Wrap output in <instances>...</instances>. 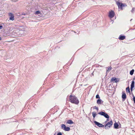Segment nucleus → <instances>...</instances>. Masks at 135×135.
Wrapping results in <instances>:
<instances>
[{"label":"nucleus","instance_id":"1","mask_svg":"<svg viewBox=\"0 0 135 135\" xmlns=\"http://www.w3.org/2000/svg\"><path fill=\"white\" fill-rule=\"evenodd\" d=\"M69 101L72 103L76 104H78L79 102L77 97L72 94H71L69 96Z\"/></svg>","mask_w":135,"mask_h":135},{"label":"nucleus","instance_id":"2","mask_svg":"<svg viewBox=\"0 0 135 135\" xmlns=\"http://www.w3.org/2000/svg\"><path fill=\"white\" fill-rule=\"evenodd\" d=\"M116 4L117 5L119 8H120L121 10H123V7L126 6V4L122 3L119 2H116Z\"/></svg>","mask_w":135,"mask_h":135},{"label":"nucleus","instance_id":"3","mask_svg":"<svg viewBox=\"0 0 135 135\" xmlns=\"http://www.w3.org/2000/svg\"><path fill=\"white\" fill-rule=\"evenodd\" d=\"M115 15V13L114 11L111 10L109 13L108 16L110 18H112Z\"/></svg>","mask_w":135,"mask_h":135},{"label":"nucleus","instance_id":"4","mask_svg":"<svg viewBox=\"0 0 135 135\" xmlns=\"http://www.w3.org/2000/svg\"><path fill=\"white\" fill-rule=\"evenodd\" d=\"M98 114L102 115L104 116L106 118H109V116L108 115L107 113L104 112H101L99 113Z\"/></svg>","mask_w":135,"mask_h":135},{"label":"nucleus","instance_id":"5","mask_svg":"<svg viewBox=\"0 0 135 135\" xmlns=\"http://www.w3.org/2000/svg\"><path fill=\"white\" fill-rule=\"evenodd\" d=\"M61 128L65 131H69L70 130V128L69 127H66L65 125L64 124L61 125Z\"/></svg>","mask_w":135,"mask_h":135},{"label":"nucleus","instance_id":"6","mask_svg":"<svg viewBox=\"0 0 135 135\" xmlns=\"http://www.w3.org/2000/svg\"><path fill=\"white\" fill-rule=\"evenodd\" d=\"M113 123L112 120L108 122L105 126V128H108V127L110 128L111 127V126L112 125Z\"/></svg>","mask_w":135,"mask_h":135},{"label":"nucleus","instance_id":"7","mask_svg":"<svg viewBox=\"0 0 135 135\" xmlns=\"http://www.w3.org/2000/svg\"><path fill=\"white\" fill-rule=\"evenodd\" d=\"M8 16H9L10 20L13 21L14 20V16L13 15L12 13H9Z\"/></svg>","mask_w":135,"mask_h":135},{"label":"nucleus","instance_id":"8","mask_svg":"<svg viewBox=\"0 0 135 135\" xmlns=\"http://www.w3.org/2000/svg\"><path fill=\"white\" fill-rule=\"evenodd\" d=\"M94 123L95 124L97 125L98 126L100 127H104V126L102 124L100 123L99 122H98L96 121H94Z\"/></svg>","mask_w":135,"mask_h":135},{"label":"nucleus","instance_id":"9","mask_svg":"<svg viewBox=\"0 0 135 135\" xmlns=\"http://www.w3.org/2000/svg\"><path fill=\"white\" fill-rule=\"evenodd\" d=\"M119 80V79L116 78L115 77L112 78L111 80V82L114 81L115 83H117L118 82Z\"/></svg>","mask_w":135,"mask_h":135},{"label":"nucleus","instance_id":"10","mask_svg":"<svg viewBox=\"0 0 135 135\" xmlns=\"http://www.w3.org/2000/svg\"><path fill=\"white\" fill-rule=\"evenodd\" d=\"M134 81H133L131 85V91H132L133 88L134 87Z\"/></svg>","mask_w":135,"mask_h":135},{"label":"nucleus","instance_id":"11","mask_svg":"<svg viewBox=\"0 0 135 135\" xmlns=\"http://www.w3.org/2000/svg\"><path fill=\"white\" fill-rule=\"evenodd\" d=\"M122 98L123 101L126 98V95L125 93H123L122 95Z\"/></svg>","mask_w":135,"mask_h":135},{"label":"nucleus","instance_id":"12","mask_svg":"<svg viewBox=\"0 0 135 135\" xmlns=\"http://www.w3.org/2000/svg\"><path fill=\"white\" fill-rule=\"evenodd\" d=\"M126 37L124 36L120 35L119 37V39L120 40H123L125 39Z\"/></svg>","mask_w":135,"mask_h":135},{"label":"nucleus","instance_id":"13","mask_svg":"<svg viewBox=\"0 0 135 135\" xmlns=\"http://www.w3.org/2000/svg\"><path fill=\"white\" fill-rule=\"evenodd\" d=\"M119 125L117 123H115L114 124V127L115 128H118Z\"/></svg>","mask_w":135,"mask_h":135},{"label":"nucleus","instance_id":"14","mask_svg":"<svg viewBox=\"0 0 135 135\" xmlns=\"http://www.w3.org/2000/svg\"><path fill=\"white\" fill-rule=\"evenodd\" d=\"M73 122L71 120H67L66 123L67 124H71L73 123Z\"/></svg>","mask_w":135,"mask_h":135},{"label":"nucleus","instance_id":"15","mask_svg":"<svg viewBox=\"0 0 135 135\" xmlns=\"http://www.w3.org/2000/svg\"><path fill=\"white\" fill-rule=\"evenodd\" d=\"M92 114L93 117L95 118L97 115L96 113L95 112H93L92 113Z\"/></svg>","mask_w":135,"mask_h":135},{"label":"nucleus","instance_id":"16","mask_svg":"<svg viewBox=\"0 0 135 135\" xmlns=\"http://www.w3.org/2000/svg\"><path fill=\"white\" fill-rule=\"evenodd\" d=\"M108 69L107 70V72H109L112 69V67L111 66L107 68Z\"/></svg>","mask_w":135,"mask_h":135},{"label":"nucleus","instance_id":"17","mask_svg":"<svg viewBox=\"0 0 135 135\" xmlns=\"http://www.w3.org/2000/svg\"><path fill=\"white\" fill-rule=\"evenodd\" d=\"M101 100L99 99L97 100V103L98 104H101Z\"/></svg>","mask_w":135,"mask_h":135},{"label":"nucleus","instance_id":"18","mask_svg":"<svg viewBox=\"0 0 135 135\" xmlns=\"http://www.w3.org/2000/svg\"><path fill=\"white\" fill-rule=\"evenodd\" d=\"M134 71V69L132 70L130 72V74L131 75H132L133 74Z\"/></svg>","mask_w":135,"mask_h":135},{"label":"nucleus","instance_id":"19","mask_svg":"<svg viewBox=\"0 0 135 135\" xmlns=\"http://www.w3.org/2000/svg\"><path fill=\"white\" fill-rule=\"evenodd\" d=\"M126 90L127 92H128L129 93L130 92V89L129 87L126 88Z\"/></svg>","mask_w":135,"mask_h":135},{"label":"nucleus","instance_id":"20","mask_svg":"<svg viewBox=\"0 0 135 135\" xmlns=\"http://www.w3.org/2000/svg\"><path fill=\"white\" fill-rule=\"evenodd\" d=\"M40 13V12L39 11H37L35 13V15H38Z\"/></svg>","mask_w":135,"mask_h":135},{"label":"nucleus","instance_id":"21","mask_svg":"<svg viewBox=\"0 0 135 135\" xmlns=\"http://www.w3.org/2000/svg\"><path fill=\"white\" fill-rule=\"evenodd\" d=\"M96 98L100 99V97L99 96V95L98 94H97L96 95Z\"/></svg>","mask_w":135,"mask_h":135},{"label":"nucleus","instance_id":"22","mask_svg":"<svg viewBox=\"0 0 135 135\" xmlns=\"http://www.w3.org/2000/svg\"><path fill=\"white\" fill-rule=\"evenodd\" d=\"M94 108L96 109L97 111H98L99 109L98 107H96V106H95L94 107Z\"/></svg>","mask_w":135,"mask_h":135},{"label":"nucleus","instance_id":"23","mask_svg":"<svg viewBox=\"0 0 135 135\" xmlns=\"http://www.w3.org/2000/svg\"><path fill=\"white\" fill-rule=\"evenodd\" d=\"M133 99L134 101V103H135V97L134 96L133 97Z\"/></svg>","mask_w":135,"mask_h":135},{"label":"nucleus","instance_id":"24","mask_svg":"<svg viewBox=\"0 0 135 135\" xmlns=\"http://www.w3.org/2000/svg\"><path fill=\"white\" fill-rule=\"evenodd\" d=\"M57 135H62V134L61 132H59L58 133Z\"/></svg>","mask_w":135,"mask_h":135},{"label":"nucleus","instance_id":"25","mask_svg":"<svg viewBox=\"0 0 135 135\" xmlns=\"http://www.w3.org/2000/svg\"><path fill=\"white\" fill-rule=\"evenodd\" d=\"M2 26L0 25V29H2L3 28Z\"/></svg>","mask_w":135,"mask_h":135},{"label":"nucleus","instance_id":"26","mask_svg":"<svg viewBox=\"0 0 135 135\" xmlns=\"http://www.w3.org/2000/svg\"><path fill=\"white\" fill-rule=\"evenodd\" d=\"M134 8H133L132 9V12L133 11H134Z\"/></svg>","mask_w":135,"mask_h":135},{"label":"nucleus","instance_id":"27","mask_svg":"<svg viewBox=\"0 0 135 135\" xmlns=\"http://www.w3.org/2000/svg\"><path fill=\"white\" fill-rule=\"evenodd\" d=\"M1 39H2L1 38V37H0V40H1Z\"/></svg>","mask_w":135,"mask_h":135},{"label":"nucleus","instance_id":"28","mask_svg":"<svg viewBox=\"0 0 135 135\" xmlns=\"http://www.w3.org/2000/svg\"><path fill=\"white\" fill-rule=\"evenodd\" d=\"M108 118H107V121H108Z\"/></svg>","mask_w":135,"mask_h":135}]
</instances>
